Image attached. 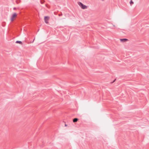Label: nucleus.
<instances>
[{"mask_svg": "<svg viewBox=\"0 0 149 149\" xmlns=\"http://www.w3.org/2000/svg\"><path fill=\"white\" fill-rule=\"evenodd\" d=\"M78 4L79 5V6L80 7H81L82 9H86L87 8V6H86L84 5L81 2H78Z\"/></svg>", "mask_w": 149, "mask_h": 149, "instance_id": "nucleus-1", "label": "nucleus"}, {"mask_svg": "<svg viewBox=\"0 0 149 149\" xmlns=\"http://www.w3.org/2000/svg\"><path fill=\"white\" fill-rule=\"evenodd\" d=\"M17 16V15L16 13H14L12 15L11 17L10 18V21L11 22L13 21L15 17H16Z\"/></svg>", "mask_w": 149, "mask_h": 149, "instance_id": "nucleus-2", "label": "nucleus"}, {"mask_svg": "<svg viewBox=\"0 0 149 149\" xmlns=\"http://www.w3.org/2000/svg\"><path fill=\"white\" fill-rule=\"evenodd\" d=\"M49 17L47 16H45L44 17V20L45 21V22L46 23H48V21L49 20Z\"/></svg>", "mask_w": 149, "mask_h": 149, "instance_id": "nucleus-3", "label": "nucleus"}, {"mask_svg": "<svg viewBox=\"0 0 149 149\" xmlns=\"http://www.w3.org/2000/svg\"><path fill=\"white\" fill-rule=\"evenodd\" d=\"M120 40L122 42H125L127 41L128 40L126 38H123L120 39Z\"/></svg>", "mask_w": 149, "mask_h": 149, "instance_id": "nucleus-4", "label": "nucleus"}, {"mask_svg": "<svg viewBox=\"0 0 149 149\" xmlns=\"http://www.w3.org/2000/svg\"><path fill=\"white\" fill-rule=\"evenodd\" d=\"M78 120V119L77 118H74L73 119V121L74 123L77 122Z\"/></svg>", "mask_w": 149, "mask_h": 149, "instance_id": "nucleus-5", "label": "nucleus"}, {"mask_svg": "<svg viewBox=\"0 0 149 149\" xmlns=\"http://www.w3.org/2000/svg\"><path fill=\"white\" fill-rule=\"evenodd\" d=\"M15 43H19V44H22V42L21 41H17L16 42H15Z\"/></svg>", "mask_w": 149, "mask_h": 149, "instance_id": "nucleus-6", "label": "nucleus"}, {"mask_svg": "<svg viewBox=\"0 0 149 149\" xmlns=\"http://www.w3.org/2000/svg\"><path fill=\"white\" fill-rule=\"evenodd\" d=\"M130 3L131 5H132V4H134V2L132 1V0L130 1Z\"/></svg>", "mask_w": 149, "mask_h": 149, "instance_id": "nucleus-7", "label": "nucleus"}, {"mask_svg": "<svg viewBox=\"0 0 149 149\" xmlns=\"http://www.w3.org/2000/svg\"><path fill=\"white\" fill-rule=\"evenodd\" d=\"M116 79H115L112 82H111V83L112 84V83H113V82H115V81L116 80Z\"/></svg>", "mask_w": 149, "mask_h": 149, "instance_id": "nucleus-8", "label": "nucleus"}, {"mask_svg": "<svg viewBox=\"0 0 149 149\" xmlns=\"http://www.w3.org/2000/svg\"><path fill=\"white\" fill-rule=\"evenodd\" d=\"M58 15L59 16H61L62 15V13L61 14H59Z\"/></svg>", "mask_w": 149, "mask_h": 149, "instance_id": "nucleus-9", "label": "nucleus"}, {"mask_svg": "<svg viewBox=\"0 0 149 149\" xmlns=\"http://www.w3.org/2000/svg\"><path fill=\"white\" fill-rule=\"evenodd\" d=\"M13 9L14 10H15V9H16V8L14 7Z\"/></svg>", "mask_w": 149, "mask_h": 149, "instance_id": "nucleus-10", "label": "nucleus"}, {"mask_svg": "<svg viewBox=\"0 0 149 149\" xmlns=\"http://www.w3.org/2000/svg\"><path fill=\"white\" fill-rule=\"evenodd\" d=\"M67 125H65V126H67Z\"/></svg>", "mask_w": 149, "mask_h": 149, "instance_id": "nucleus-11", "label": "nucleus"}, {"mask_svg": "<svg viewBox=\"0 0 149 149\" xmlns=\"http://www.w3.org/2000/svg\"><path fill=\"white\" fill-rule=\"evenodd\" d=\"M34 39L33 40V42H33L34 41Z\"/></svg>", "mask_w": 149, "mask_h": 149, "instance_id": "nucleus-12", "label": "nucleus"}]
</instances>
